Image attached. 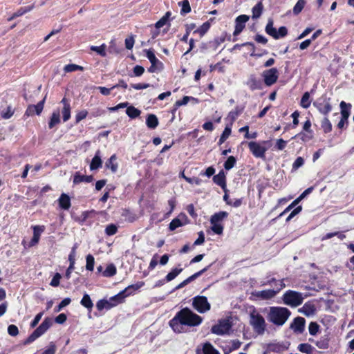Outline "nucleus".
I'll return each mask as SVG.
<instances>
[{
	"mask_svg": "<svg viewBox=\"0 0 354 354\" xmlns=\"http://www.w3.org/2000/svg\"><path fill=\"white\" fill-rule=\"evenodd\" d=\"M202 322L203 318L201 316L185 307L176 313L169 324L175 333H181L185 332V326H198Z\"/></svg>",
	"mask_w": 354,
	"mask_h": 354,
	"instance_id": "obj_1",
	"label": "nucleus"
},
{
	"mask_svg": "<svg viewBox=\"0 0 354 354\" xmlns=\"http://www.w3.org/2000/svg\"><path fill=\"white\" fill-rule=\"evenodd\" d=\"M291 315L289 309L281 306H272L268 313V320L277 326H283Z\"/></svg>",
	"mask_w": 354,
	"mask_h": 354,
	"instance_id": "obj_2",
	"label": "nucleus"
},
{
	"mask_svg": "<svg viewBox=\"0 0 354 354\" xmlns=\"http://www.w3.org/2000/svg\"><path fill=\"white\" fill-rule=\"evenodd\" d=\"M250 152L257 158L265 159L266 153L270 147L269 140L261 142L250 141L247 142Z\"/></svg>",
	"mask_w": 354,
	"mask_h": 354,
	"instance_id": "obj_3",
	"label": "nucleus"
},
{
	"mask_svg": "<svg viewBox=\"0 0 354 354\" xmlns=\"http://www.w3.org/2000/svg\"><path fill=\"white\" fill-rule=\"evenodd\" d=\"M250 324L255 333L258 335L264 334L266 330V323L264 317L255 310L250 314Z\"/></svg>",
	"mask_w": 354,
	"mask_h": 354,
	"instance_id": "obj_4",
	"label": "nucleus"
},
{
	"mask_svg": "<svg viewBox=\"0 0 354 354\" xmlns=\"http://www.w3.org/2000/svg\"><path fill=\"white\" fill-rule=\"evenodd\" d=\"M52 319L48 317H46L42 323L24 341V344H28L34 342L35 339L45 333L52 326Z\"/></svg>",
	"mask_w": 354,
	"mask_h": 354,
	"instance_id": "obj_5",
	"label": "nucleus"
},
{
	"mask_svg": "<svg viewBox=\"0 0 354 354\" xmlns=\"http://www.w3.org/2000/svg\"><path fill=\"white\" fill-rule=\"evenodd\" d=\"M282 299L285 304L291 307H297L303 303L304 297L302 293L288 290L283 295Z\"/></svg>",
	"mask_w": 354,
	"mask_h": 354,
	"instance_id": "obj_6",
	"label": "nucleus"
},
{
	"mask_svg": "<svg viewBox=\"0 0 354 354\" xmlns=\"http://www.w3.org/2000/svg\"><path fill=\"white\" fill-rule=\"evenodd\" d=\"M313 106L324 116H327L333 109L331 99L327 97L326 94L318 97L313 102Z\"/></svg>",
	"mask_w": 354,
	"mask_h": 354,
	"instance_id": "obj_7",
	"label": "nucleus"
},
{
	"mask_svg": "<svg viewBox=\"0 0 354 354\" xmlns=\"http://www.w3.org/2000/svg\"><path fill=\"white\" fill-rule=\"evenodd\" d=\"M274 21L272 18L268 19V23L265 28L266 32L273 37L274 39H279L281 37H284L288 35V29L286 26H281L278 31L273 26Z\"/></svg>",
	"mask_w": 354,
	"mask_h": 354,
	"instance_id": "obj_8",
	"label": "nucleus"
},
{
	"mask_svg": "<svg viewBox=\"0 0 354 354\" xmlns=\"http://www.w3.org/2000/svg\"><path fill=\"white\" fill-rule=\"evenodd\" d=\"M263 83L267 86H271L274 84L279 78V71L277 68H271L265 70L261 73Z\"/></svg>",
	"mask_w": 354,
	"mask_h": 354,
	"instance_id": "obj_9",
	"label": "nucleus"
},
{
	"mask_svg": "<svg viewBox=\"0 0 354 354\" xmlns=\"http://www.w3.org/2000/svg\"><path fill=\"white\" fill-rule=\"evenodd\" d=\"M193 307L200 313H204L210 309V304L205 296H196L193 299Z\"/></svg>",
	"mask_w": 354,
	"mask_h": 354,
	"instance_id": "obj_10",
	"label": "nucleus"
},
{
	"mask_svg": "<svg viewBox=\"0 0 354 354\" xmlns=\"http://www.w3.org/2000/svg\"><path fill=\"white\" fill-rule=\"evenodd\" d=\"M277 286H278V287L276 290L268 289L258 291L256 293V296L262 299H270L275 297L277 294L285 287V284L283 281H279Z\"/></svg>",
	"mask_w": 354,
	"mask_h": 354,
	"instance_id": "obj_11",
	"label": "nucleus"
},
{
	"mask_svg": "<svg viewBox=\"0 0 354 354\" xmlns=\"http://www.w3.org/2000/svg\"><path fill=\"white\" fill-rule=\"evenodd\" d=\"M231 327L232 325L229 320L222 319L219 321L217 324H215L212 327L211 331L214 334L223 335L225 333H227Z\"/></svg>",
	"mask_w": 354,
	"mask_h": 354,
	"instance_id": "obj_12",
	"label": "nucleus"
},
{
	"mask_svg": "<svg viewBox=\"0 0 354 354\" xmlns=\"http://www.w3.org/2000/svg\"><path fill=\"white\" fill-rule=\"evenodd\" d=\"M189 222V221L187 215L185 213H180L170 222L169 229L170 231H174L179 227L187 225Z\"/></svg>",
	"mask_w": 354,
	"mask_h": 354,
	"instance_id": "obj_13",
	"label": "nucleus"
},
{
	"mask_svg": "<svg viewBox=\"0 0 354 354\" xmlns=\"http://www.w3.org/2000/svg\"><path fill=\"white\" fill-rule=\"evenodd\" d=\"M250 17L246 15H241L235 19V27L233 32L234 37L238 36L245 28V24L249 20Z\"/></svg>",
	"mask_w": 354,
	"mask_h": 354,
	"instance_id": "obj_14",
	"label": "nucleus"
},
{
	"mask_svg": "<svg viewBox=\"0 0 354 354\" xmlns=\"http://www.w3.org/2000/svg\"><path fill=\"white\" fill-rule=\"evenodd\" d=\"M78 248V244L76 243L71 248V251L68 255V261H69V266L68 267L66 273L65 277L67 279L71 278V273L73 270L75 269V257H76V250Z\"/></svg>",
	"mask_w": 354,
	"mask_h": 354,
	"instance_id": "obj_15",
	"label": "nucleus"
},
{
	"mask_svg": "<svg viewBox=\"0 0 354 354\" xmlns=\"http://www.w3.org/2000/svg\"><path fill=\"white\" fill-rule=\"evenodd\" d=\"M246 85L252 91L263 88V80L257 77L254 74H251L249 76Z\"/></svg>",
	"mask_w": 354,
	"mask_h": 354,
	"instance_id": "obj_16",
	"label": "nucleus"
},
{
	"mask_svg": "<svg viewBox=\"0 0 354 354\" xmlns=\"http://www.w3.org/2000/svg\"><path fill=\"white\" fill-rule=\"evenodd\" d=\"M46 96H45L42 100L39 102L36 105H29L25 112V115L29 117L36 115H40L44 109V102Z\"/></svg>",
	"mask_w": 354,
	"mask_h": 354,
	"instance_id": "obj_17",
	"label": "nucleus"
},
{
	"mask_svg": "<svg viewBox=\"0 0 354 354\" xmlns=\"http://www.w3.org/2000/svg\"><path fill=\"white\" fill-rule=\"evenodd\" d=\"M306 319L302 317H297L293 319L290 328L297 334H301L305 330Z\"/></svg>",
	"mask_w": 354,
	"mask_h": 354,
	"instance_id": "obj_18",
	"label": "nucleus"
},
{
	"mask_svg": "<svg viewBox=\"0 0 354 354\" xmlns=\"http://www.w3.org/2000/svg\"><path fill=\"white\" fill-rule=\"evenodd\" d=\"M290 344L288 342H273L268 345V350L271 352L281 353L287 351Z\"/></svg>",
	"mask_w": 354,
	"mask_h": 354,
	"instance_id": "obj_19",
	"label": "nucleus"
},
{
	"mask_svg": "<svg viewBox=\"0 0 354 354\" xmlns=\"http://www.w3.org/2000/svg\"><path fill=\"white\" fill-rule=\"evenodd\" d=\"M33 230V236L31 239L29 246L32 247L36 245L40 239L41 234L43 233L46 229L44 225H34L32 226Z\"/></svg>",
	"mask_w": 354,
	"mask_h": 354,
	"instance_id": "obj_20",
	"label": "nucleus"
},
{
	"mask_svg": "<svg viewBox=\"0 0 354 354\" xmlns=\"http://www.w3.org/2000/svg\"><path fill=\"white\" fill-rule=\"evenodd\" d=\"M61 103L63 104L62 111L63 121L66 122L71 118V107L70 100L66 97H64L61 100Z\"/></svg>",
	"mask_w": 354,
	"mask_h": 354,
	"instance_id": "obj_21",
	"label": "nucleus"
},
{
	"mask_svg": "<svg viewBox=\"0 0 354 354\" xmlns=\"http://www.w3.org/2000/svg\"><path fill=\"white\" fill-rule=\"evenodd\" d=\"M144 281H138L134 284H131L125 288L122 291L124 292V297H127L129 296L133 295L135 292L144 286Z\"/></svg>",
	"mask_w": 354,
	"mask_h": 354,
	"instance_id": "obj_22",
	"label": "nucleus"
},
{
	"mask_svg": "<svg viewBox=\"0 0 354 354\" xmlns=\"http://www.w3.org/2000/svg\"><path fill=\"white\" fill-rule=\"evenodd\" d=\"M59 207L63 210H68L71 206V201L70 196L62 193L57 200Z\"/></svg>",
	"mask_w": 354,
	"mask_h": 354,
	"instance_id": "obj_23",
	"label": "nucleus"
},
{
	"mask_svg": "<svg viewBox=\"0 0 354 354\" xmlns=\"http://www.w3.org/2000/svg\"><path fill=\"white\" fill-rule=\"evenodd\" d=\"M213 181L215 184L220 186L223 190L226 189V176L223 170L220 171L218 174L213 176Z\"/></svg>",
	"mask_w": 354,
	"mask_h": 354,
	"instance_id": "obj_24",
	"label": "nucleus"
},
{
	"mask_svg": "<svg viewBox=\"0 0 354 354\" xmlns=\"http://www.w3.org/2000/svg\"><path fill=\"white\" fill-rule=\"evenodd\" d=\"M244 109V106H236L234 110L228 113L227 119L230 120V124H233L237 118L243 113Z\"/></svg>",
	"mask_w": 354,
	"mask_h": 354,
	"instance_id": "obj_25",
	"label": "nucleus"
},
{
	"mask_svg": "<svg viewBox=\"0 0 354 354\" xmlns=\"http://www.w3.org/2000/svg\"><path fill=\"white\" fill-rule=\"evenodd\" d=\"M214 19L211 18L207 21L203 23L200 27L196 28L193 31V34H198L200 38L203 37L209 30L211 27V21H212Z\"/></svg>",
	"mask_w": 354,
	"mask_h": 354,
	"instance_id": "obj_26",
	"label": "nucleus"
},
{
	"mask_svg": "<svg viewBox=\"0 0 354 354\" xmlns=\"http://www.w3.org/2000/svg\"><path fill=\"white\" fill-rule=\"evenodd\" d=\"M102 160L101 159V151L97 150L90 164V169L91 171L98 169L102 167Z\"/></svg>",
	"mask_w": 354,
	"mask_h": 354,
	"instance_id": "obj_27",
	"label": "nucleus"
},
{
	"mask_svg": "<svg viewBox=\"0 0 354 354\" xmlns=\"http://www.w3.org/2000/svg\"><path fill=\"white\" fill-rule=\"evenodd\" d=\"M92 175L86 176L82 175L80 172H76L73 176V184H80L81 183H91L93 180Z\"/></svg>",
	"mask_w": 354,
	"mask_h": 354,
	"instance_id": "obj_28",
	"label": "nucleus"
},
{
	"mask_svg": "<svg viewBox=\"0 0 354 354\" xmlns=\"http://www.w3.org/2000/svg\"><path fill=\"white\" fill-rule=\"evenodd\" d=\"M339 106L341 109V118L348 120L351 114V104L350 103H346L344 101H342Z\"/></svg>",
	"mask_w": 354,
	"mask_h": 354,
	"instance_id": "obj_29",
	"label": "nucleus"
},
{
	"mask_svg": "<svg viewBox=\"0 0 354 354\" xmlns=\"http://www.w3.org/2000/svg\"><path fill=\"white\" fill-rule=\"evenodd\" d=\"M117 156L115 154H113L105 162V167L107 169H110L113 173H115L118 168V165L116 162Z\"/></svg>",
	"mask_w": 354,
	"mask_h": 354,
	"instance_id": "obj_30",
	"label": "nucleus"
},
{
	"mask_svg": "<svg viewBox=\"0 0 354 354\" xmlns=\"http://www.w3.org/2000/svg\"><path fill=\"white\" fill-rule=\"evenodd\" d=\"M116 306V304H113V302L106 299H100L96 303V308L99 311L102 310L104 308L106 310H109L113 307Z\"/></svg>",
	"mask_w": 354,
	"mask_h": 354,
	"instance_id": "obj_31",
	"label": "nucleus"
},
{
	"mask_svg": "<svg viewBox=\"0 0 354 354\" xmlns=\"http://www.w3.org/2000/svg\"><path fill=\"white\" fill-rule=\"evenodd\" d=\"M60 122V111L59 109H57L52 113L48 122V128L53 129L55 126L59 124Z\"/></svg>",
	"mask_w": 354,
	"mask_h": 354,
	"instance_id": "obj_32",
	"label": "nucleus"
},
{
	"mask_svg": "<svg viewBox=\"0 0 354 354\" xmlns=\"http://www.w3.org/2000/svg\"><path fill=\"white\" fill-rule=\"evenodd\" d=\"M299 311L306 316H310L315 313L316 308L314 304L307 302L303 306Z\"/></svg>",
	"mask_w": 354,
	"mask_h": 354,
	"instance_id": "obj_33",
	"label": "nucleus"
},
{
	"mask_svg": "<svg viewBox=\"0 0 354 354\" xmlns=\"http://www.w3.org/2000/svg\"><path fill=\"white\" fill-rule=\"evenodd\" d=\"M232 126L231 124H226L223 133H221L218 144L219 145H222L225 142V140L229 138L232 133Z\"/></svg>",
	"mask_w": 354,
	"mask_h": 354,
	"instance_id": "obj_34",
	"label": "nucleus"
},
{
	"mask_svg": "<svg viewBox=\"0 0 354 354\" xmlns=\"http://www.w3.org/2000/svg\"><path fill=\"white\" fill-rule=\"evenodd\" d=\"M263 10V5L261 1H259L252 9V19H258L262 15Z\"/></svg>",
	"mask_w": 354,
	"mask_h": 354,
	"instance_id": "obj_35",
	"label": "nucleus"
},
{
	"mask_svg": "<svg viewBox=\"0 0 354 354\" xmlns=\"http://www.w3.org/2000/svg\"><path fill=\"white\" fill-rule=\"evenodd\" d=\"M227 216H228V213L226 212H223V211L215 213L214 214H213L211 216L210 223H219L220 221H223L225 218H227Z\"/></svg>",
	"mask_w": 354,
	"mask_h": 354,
	"instance_id": "obj_36",
	"label": "nucleus"
},
{
	"mask_svg": "<svg viewBox=\"0 0 354 354\" xmlns=\"http://www.w3.org/2000/svg\"><path fill=\"white\" fill-rule=\"evenodd\" d=\"M297 349L301 353L312 354L315 350V348L308 343H301L298 345Z\"/></svg>",
	"mask_w": 354,
	"mask_h": 354,
	"instance_id": "obj_37",
	"label": "nucleus"
},
{
	"mask_svg": "<svg viewBox=\"0 0 354 354\" xmlns=\"http://www.w3.org/2000/svg\"><path fill=\"white\" fill-rule=\"evenodd\" d=\"M80 304L82 306L87 308L89 311H91L93 307V303L90 296L87 293H85L83 295V297L80 301Z\"/></svg>",
	"mask_w": 354,
	"mask_h": 354,
	"instance_id": "obj_38",
	"label": "nucleus"
},
{
	"mask_svg": "<svg viewBox=\"0 0 354 354\" xmlns=\"http://www.w3.org/2000/svg\"><path fill=\"white\" fill-rule=\"evenodd\" d=\"M33 8V6H28L26 7L20 8L17 12L13 13V15L8 19V21H11L18 17H20L25 13L30 11Z\"/></svg>",
	"mask_w": 354,
	"mask_h": 354,
	"instance_id": "obj_39",
	"label": "nucleus"
},
{
	"mask_svg": "<svg viewBox=\"0 0 354 354\" xmlns=\"http://www.w3.org/2000/svg\"><path fill=\"white\" fill-rule=\"evenodd\" d=\"M117 273V268L113 263L109 264L105 270L102 272V275L104 277H111L115 275Z\"/></svg>",
	"mask_w": 354,
	"mask_h": 354,
	"instance_id": "obj_40",
	"label": "nucleus"
},
{
	"mask_svg": "<svg viewBox=\"0 0 354 354\" xmlns=\"http://www.w3.org/2000/svg\"><path fill=\"white\" fill-rule=\"evenodd\" d=\"M321 127L325 133H330L332 131V124L330 122L328 115L325 116L322 120Z\"/></svg>",
	"mask_w": 354,
	"mask_h": 354,
	"instance_id": "obj_41",
	"label": "nucleus"
},
{
	"mask_svg": "<svg viewBox=\"0 0 354 354\" xmlns=\"http://www.w3.org/2000/svg\"><path fill=\"white\" fill-rule=\"evenodd\" d=\"M225 40L231 41V35H227L226 32H223L220 37H216L214 39L216 48L223 43Z\"/></svg>",
	"mask_w": 354,
	"mask_h": 354,
	"instance_id": "obj_42",
	"label": "nucleus"
},
{
	"mask_svg": "<svg viewBox=\"0 0 354 354\" xmlns=\"http://www.w3.org/2000/svg\"><path fill=\"white\" fill-rule=\"evenodd\" d=\"M171 16L170 12H167L165 15L156 21V29L163 27L165 25L169 24V17Z\"/></svg>",
	"mask_w": 354,
	"mask_h": 354,
	"instance_id": "obj_43",
	"label": "nucleus"
},
{
	"mask_svg": "<svg viewBox=\"0 0 354 354\" xmlns=\"http://www.w3.org/2000/svg\"><path fill=\"white\" fill-rule=\"evenodd\" d=\"M178 6L181 7L180 14L185 15L191 12V7L188 0H183L178 2Z\"/></svg>",
	"mask_w": 354,
	"mask_h": 354,
	"instance_id": "obj_44",
	"label": "nucleus"
},
{
	"mask_svg": "<svg viewBox=\"0 0 354 354\" xmlns=\"http://www.w3.org/2000/svg\"><path fill=\"white\" fill-rule=\"evenodd\" d=\"M210 266H211V264L205 267L204 268H203L202 270H199L198 272L194 273V274L191 275L190 277H189L188 278H187L185 279L186 282L187 283H189L192 281L195 280L196 279H197L198 277L201 276L203 274H204L205 272H207L209 270V268H210Z\"/></svg>",
	"mask_w": 354,
	"mask_h": 354,
	"instance_id": "obj_45",
	"label": "nucleus"
},
{
	"mask_svg": "<svg viewBox=\"0 0 354 354\" xmlns=\"http://www.w3.org/2000/svg\"><path fill=\"white\" fill-rule=\"evenodd\" d=\"M315 344L320 349H327L329 346V339L326 337H322L319 340L315 342Z\"/></svg>",
	"mask_w": 354,
	"mask_h": 354,
	"instance_id": "obj_46",
	"label": "nucleus"
},
{
	"mask_svg": "<svg viewBox=\"0 0 354 354\" xmlns=\"http://www.w3.org/2000/svg\"><path fill=\"white\" fill-rule=\"evenodd\" d=\"M203 354H220L219 352L209 342H206L203 348Z\"/></svg>",
	"mask_w": 354,
	"mask_h": 354,
	"instance_id": "obj_47",
	"label": "nucleus"
},
{
	"mask_svg": "<svg viewBox=\"0 0 354 354\" xmlns=\"http://www.w3.org/2000/svg\"><path fill=\"white\" fill-rule=\"evenodd\" d=\"M126 113L129 118L134 119L140 115V111L133 106H129L126 109Z\"/></svg>",
	"mask_w": 354,
	"mask_h": 354,
	"instance_id": "obj_48",
	"label": "nucleus"
},
{
	"mask_svg": "<svg viewBox=\"0 0 354 354\" xmlns=\"http://www.w3.org/2000/svg\"><path fill=\"white\" fill-rule=\"evenodd\" d=\"M189 100L197 101V99H196L192 96H184L182 100H177L175 102V104H174L175 110H176L178 107H180L181 106L186 105L189 102Z\"/></svg>",
	"mask_w": 354,
	"mask_h": 354,
	"instance_id": "obj_49",
	"label": "nucleus"
},
{
	"mask_svg": "<svg viewBox=\"0 0 354 354\" xmlns=\"http://www.w3.org/2000/svg\"><path fill=\"white\" fill-rule=\"evenodd\" d=\"M84 70V68L83 66L77 65L75 64H67L64 68V71L66 73H71V72H74L76 71H83Z\"/></svg>",
	"mask_w": 354,
	"mask_h": 354,
	"instance_id": "obj_50",
	"label": "nucleus"
},
{
	"mask_svg": "<svg viewBox=\"0 0 354 354\" xmlns=\"http://www.w3.org/2000/svg\"><path fill=\"white\" fill-rule=\"evenodd\" d=\"M320 326L316 322H311L308 326V330L310 335L315 336L319 332Z\"/></svg>",
	"mask_w": 354,
	"mask_h": 354,
	"instance_id": "obj_51",
	"label": "nucleus"
},
{
	"mask_svg": "<svg viewBox=\"0 0 354 354\" xmlns=\"http://www.w3.org/2000/svg\"><path fill=\"white\" fill-rule=\"evenodd\" d=\"M124 299H125V297L124 296V292L122 290L116 295L111 297L109 299V301L113 302V304H116V306H117L119 304L123 303Z\"/></svg>",
	"mask_w": 354,
	"mask_h": 354,
	"instance_id": "obj_52",
	"label": "nucleus"
},
{
	"mask_svg": "<svg viewBox=\"0 0 354 354\" xmlns=\"http://www.w3.org/2000/svg\"><path fill=\"white\" fill-rule=\"evenodd\" d=\"M306 3V0H298L292 10L294 15H299L304 9Z\"/></svg>",
	"mask_w": 354,
	"mask_h": 354,
	"instance_id": "obj_53",
	"label": "nucleus"
},
{
	"mask_svg": "<svg viewBox=\"0 0 354 354\" xmlns=\"http://www.w3.org/2000/svg\"><path fill=\"white\" fill-rule=\"evenodd\" d=\"M236 162V159L234 156H230L227 158L226 161L224 162V168L226 170H230L233 168Z\"/></svg>",
	"mask_w": 354,
	"mask_h": 354,
	"instance_id": "obj_54",
	"label": "nucleus"
},
{
	"mask_svg": "<svg viewBox=\"0 0 354 354\" xmlns=\"http://www.w3.org/2000/svg\"><path fill=\"white\" fill-rule=\"evenodd\" d=\"M183 271L182 268H174L170 272H169L165 277V280L167 281H170L174 279L181 272Z\"/></svg>",
	"mask_w": 354,
	"mask_h": 354,
	"instance_id": "obj_55",
	"label": "nucleus"
},
{
	"mask_svg": "<svg viewBox=\"0 0 354 354\" xmlns=\"http://www.w3.org/2000/svg\"><path fill=\"white\" fill-rule=\"evenodd\" d=\"M310 94L308 92L304 93L301 99L300 105L305 109H307L310 105Z\"/></svg>",
	"mask_w": 354,
	"mask_h": 354,
	"instance_id": "obj_56",
	"label": "nucleus"
},
{
	"mask_svg": "<svg viewBox=\"0 0 354 354\" xmlns=\"http://www.w3.org/2000/svg\"><path fill=\"white\" fill-rule=\"evenodd\" d=\"M86 269L88 271H93L94 269L95 259L91 254H88L86 257Z\"/></svg>",
	"mask_w": 354,
	"mask_h": 354,
	"instance_id": "obj_57",
	"label": "nucleus"
},
{
	"mask_svg": "<svg viewBox=\"0 0 354 354\" xmlns=\"http://www.w3.org/2000/svg\"><path fill=\"white\" fill-rule=\"evenodd\" d=\"M147 57L151 62V66L149 68V71L151 73L155 72V53L152 50L147 52Z\"/></svg>",
	"mask_w": 354,
	"mask_h": 354,
	"instance_id": "obj_58",
	"label": "nucleus"
},
{
	"mask_svg": "<svg viewBox=\"0 0 354 354\" xmlns=\"http://www.w3.org/2000/svg\"><path fill=\"white\" fill-rule=\"evenodd\" d=\"M91 50L94 52H96L97 54H99L102 57H106V50H105L106 45L104 44H103L99 46H92L91 47Z\"/></svg>",
	"mask_w": 354,
	"mask_h": 354,
	"instance_id": "obj_59",
	"label": "nucleus"
},
{
	"mask_svg": "<svg viewBox=\"0 0 354 354\" xmlns=\"http://www.w3.org/2000/svg\"><path fill=\"white\" fill-rule=\"evenodd\" d=\"M304 159L302 157H297L295 162L292 163V171H295L297 170L299 167H302L304 165Z\"/></svg>",
	"mask_w": 354,
	"mask_h": 354,
	"instance_id": "obj_60",
	"label": "nucleus"
},
{
	"mask_svg": "<svg viewBox=\"0 0 354 354\" xmlns=\"http://www.w3.org/2000/svg\"><path fill=\"white\" fill-rule=\"evenodd\" d=\"M118 232V227L115 224H109L105 228V233L107 236H113Z\"/></svg>",
	"mask_w": 354,
	"mask_h": 354,
	"instance_id": "obj_61",
	"label": "nucleus"
},
{
	"mask_svg": "<svg viewBox=\"0 0 354 354\" xmlns=\"http://www.w3.org/2000/svg\"><path fill=\"white\" fill-rule=\"evenodd\" d=\"M71 302V299L69 297L64 299L55 308V312L60 311L63 308L69 305Z\"/></svg>",
	"mask_w": 354,
	"mask_h": 354,
	"instance_id": "obj_62",
	"label": "nucleus"
},
{
	"mask_svg": "<svg viewBox=\"0 0 354 354\" xmlns=\"http://www.w3.org/2000/svg\"><path fill=\"white\" fill-rule=\"evenodd\" d=\"M88 115L86 110H82L77 112L75 115V123L77 124L82 120L85 119Z\"/></svg>",
	"mask_w": 354,
	"mask_h": 354,
	"instance_id": "obj_63",
	"label": "nucleus"
},
{
	"mask_svg": "<svg viewBox=\"0 0 354 354\" xmlns=\"http://www.w3.org/2000/svg\"><path fill=\"white\" fill-rule=\"evenodd\" d=\"M212 225V230L216 234H221L223 231V226L221 223H211Z\"/></svg>",
	"mask_w": 354,
	"mask_h": 354,
	"instance_id": "obj_64",
	"label": "nucleus"
}]
</instances>
